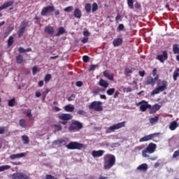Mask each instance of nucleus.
Returning a JSON list of instances; mask_svg holds the SVG:
<instances>
[{
  "label": "nucleus",
  "mask_w": 179,
  "mask_h": 179,
  "mask_svg": "<svg viewBox=\"0 0 179 179\" xmlns=\"http://www.w3.org/2000/svg\"><path fill=\"white\" fill-rule=\"evenodd\" d=\"M99 85L103 87L104 89H106L109 86V83L106 80L101 78L99 82Z\"/></svg>",
  "instance_id": "nucleus-20"
},
{
  "label": "nucleus",
  "mask_w": 179,
  "mask_h": 179,
  "mask_svg": "<svg viewBox=\"0 0 179 179\" xmlns=\"http://www.w3.org/2000/svg\"><path fill=\"white\" fill-rule=\"evenodd\" d=\"M137 170L140 171H146L148 170V164L146 163L140 164V166L137 167Z\"/></svg>",
  "instance_id": "nucleus-24"
},
{
  "label": "nucleus",
  "mask_w": 179,
  "mask_h": 179,
  "mask_svg": "<svg viewBox=\"0 0 179 179\" xmlns=\"http://www.w3.org/2000/svg\"><path fill=\"white\" fill-rule=\"evenodd\" d=\"M37 71H38V68L36 66H34L32 68L33 75L35 76L36 74Z\"/></svg>",
  "instance_id": "nucleus-57"
},
{
  "label": "nucleus",
  "mask_w": 179,
  "mask_h": 179,
  "mask_svg": "<svg viewBox=\"0 0 179 179\" xmlns=\"http://www.w3.org/2000/svg\"><path fill=\"white\" fill-rule=\"evenodd\" d=\"M179 127V124L176 121H173L169 124V129L175 131Z\"/></svg>",
  "instance_id": "nucleus-22"
},
{
  "label": "nucleus",
  "mask_w": 179,
  "mask_h": 179,
  "mask_svg": "<svg viewBox=\"0 0 179 179\" xmlns=\"http://www.w3.org/2000/svg\"><path fill=\"white\" fill-rule=\"evenodd\" d=\"M66 140L64 138H60L58 140L55 141L54 144L55 145H62L63 143H65Z\"/></svg>",
  "instance_id": "nucleus-37"
},
{
  "label": "nucleus",
  "mask_w": 179,
  "mask_h": 179,
  "mask_svg": "<svg viewBox=\"0 0 179 179\" xmlns=\"http://www.w3.org/2000/svg\"><path fill=\"white\" fill-rule=\"evenodd\" d=\"M14 29V26L13 24L9 25V27L7 28V31L10 33H11Z\"/></svg>",
  "instance_id": "nucleus-53"
},
{
  "label": "nucleus",
  "mask_w": 179,
  "mask_h": 179,
  "mask_svg": "<svg viewBox=\"0 0 179 179\" xmlns=\"http://www.w3.org/2000/svg\"><path fill=\"white\" fill-rule=\"evenodd\" d=\"M44 31L50 36H53L55 34L54 27L50 25H48L45 27Z\"/></svg>",
  "instance_id": "nucleus-15"
},
{
  "label": "nucleus",
  "mask_w": 179,
  "mask_h": 179,
  "mask_svg": "<svg viewBox=\"0 0 179 179\" xmlns=\"http://www.w3.org/2000/svg\"><path fill=\"white\" fill-rule=\"evenodd\" d=\"M173 53L174 55L179 54V45L178 44L173 45Z\"/></svg>",
  "instance_id": "nucleus-28"
},
{
  "label": "nucleus",
  "mask_w": 179,
  "mask_h": 179,
  "mask_svg": "<svg viewBox=\"0 0 179 179\" xmlns=\"http://www.w3.org/2000/svg\"><path fill=\"white\" fill-rule=\"evenodd\" d=\"M127 6L129 8L134 9V0H127Z\"/></svg>",
  "instance_id": "nucleus-42"
},
{
  "label": "nucleus",
  "mask_w": 179,
  "mask_h": 179,
  "mask_svg": "<svg viewBox=\"0 0 179 179\" xmlns=\"http://www.w3.org/2000/svg\"><path fill=\"white\" fill-rule=\"evenodd\" d=\"M179 78V68H176V69L173 71V79L174 81H177Z\"/></svg>",
  "instance_id": "nucleus-26"
},
{
  "label": "nucleus",
  "mask_w": 179,
  "mask_h": 179,
  "mask_svg": "<svg viewBox=\"0 0 179 179\" xmlns=\"http://www.w3.org/2000/svg\"><path fill=\"white\" fill-rule=\"evenodd\" d=\"M75 99V94H71V96H70L68 99V101H74Z\"/></svg>",
  "instance_id": "nucleus-59"
},
{
  "label": "nucleus",
  "mask_w": 179,
  "mask_h": 179,
  "mask_svg": "<svg viewBox=\"0 0 179 179\" xmlns=\"http://www.w3.org/2000/svg\"><path fill=\"white\" fill-rule=\"evenodd\" d=\"M18 50L20 53H25V49L22 47L19 48Z\"/></svg>",
  "instance_id": "nucleus-63"
},
{
  "label": "nucleus",
  "mask_w": 179,
  "mask_h": 179,
  "mask_svg": "<svg viewBox=\"0 0 179 179\" xmlns=\"http://www.w3.org/2000/svg\"><path fill=\"white\" fill-rule=\"evenodd\" d=\"M11 168L10 165H2L0 166V172H3L4 171L8 170Z\"/></svg>",
  "instance_id": "nucleus-33"
},
{
  "label": "nucleus",
  "mask_w": 179,
  "mask_h": 179,
  "mask_svg": "<svg viewBox=\"0 0 179 179\" xmlns=\"http://www.w3.org/2000/svg\"><path fill=\"white\" fill-rule=\"evenodd\" d=\"M52 178H53V176L50 174H47L45 176V179H52Z\"/></svg>",
  "instance_id": "nucleus-64"
},
{
  "label": "nucleus",
  "mask_w": 179,
  "mask_h": 179,
  "mask_svg": "<svg viewBox=\"0 0 179 179\" xmlns=\"http://www.w3.org/2000/svg\"><path fill=\"white\" fill-rule=\"evenodd\" d=\"M90 57L87 56V55H84V56L83 57V62H84L85 63H88V62H90Z\"/></svg>",
  "instance_id": "nucleus-48"
},
{
  "label": "nucleus",
  "mask_w": 179,
  "mask_h": 179,
  "mask_svg": "<svg viewBox=\"0 0 179 179\" xmlns=\"http://www.w3.org/2000/svg\"><path fill=\"white\" fill-rule=\"evenodd\" d=\"M169 58V55L166 50L162 51V55H157L156 59L159 61V62L164 64Z\"/></svg>",
  "instance_id": "nucleus-11"
},
{
  "label": "nucleus",
  "mask_w": 179,
  "mask_h": 179,
  "mask_svg": "<svg viewBox=\"0 0 179 179\" xmlns=\"http://www.w3.org/2000/svg\"><path fill=\"white\" fill-rule=\"evenodd\" d=\"M159 78V75L155 76L154 78L151 76H147V78H145V82H144V84H145V85H151V87H154Z\"/></svg>",
  "instance_id": "nucleus-6"
},
{
  "label": "nucleus",
  "mask_w": 179,
  "mask_h": 179,
  "mask_svg": "<svg viewBox=\"0 0 179 179\" xmlns=\"http://www.w3.org/2000/svg\"><path fill=\"white\" fill-rule=\"evenodd\" d=\"M105 153V150H93L92 152V155L94 157H102L103 155V154Z\"/></svg>",
  "instance_id": "nucleus-17"
},
{
  "label": "nucleus",
  "mask_w": 179,
  "mask_h": 179,
  "mask_svg": "<svg viewBox=\"0 0 179 179\" xmlns=\"http://www.w3.org/2000/svg\"><path fill=\"white\" fill-rule=\"evenodd\" d=\"M29 22L24 20L22 22V24L20 26L22 28L26 29L27 27L28 26Z\"/></svg>",
  "instance_id": "nucleus-44"
},
{
  "label": "nucleus",
  "mask_w": 179,
  "mask_h": 179,
  "mask_svg": "<svg viewBox=\"0 0 179 179\" xmlns=\"http://www.w3.org/2000/svg\"><path fill=\"white\" fill-rule=\"evenodd\" d=\"M103 76L111 81H113L114 80V75L113 73H110L107 71H103Z\"/></svg>",
  "instance_id": "nucleus-25"
},
{
  "label": "nucleus",
  "mask_w": 179,
  "mask_h": 179,
  "mask_svg": "<svg viewBox=\"0 0 179 179\" xmlns=\"http://www.w3.org/2000/svg\"><path fill=\"white\" fill-rule=\"evenodd\" d=\"M136 105L140 106V110L141 112H145L147 109H150L151 105L148 104V102L145 100H142L141 101L137 103Z\"/></svg>",
  "instance_id": "nucleus-7"
},
{
  "label": "nucleus",
  "mask_w": 179,
  "mask_h": 179,
  "mask_svg": "<svg viewBox=\"0 0 179 179\" xmlns=\"http://www.w3.org/2000/svg\"><path fill=\"white\" fill-rule=\"evenodd\" d=\"M133 73V70L131 68H126V69H124V75H126V76H128L129 74H131Z\"/></svg>",
  "instance_id": "nucleus-40"
},
{
  "label": "nucleus",
  "mask_w": 179,
  "mask_h": 179,
  "mask_svg": "<svg viewBox=\"0 0 179 179\" xmlns=\"http://www.w3.org/2000/svg\"><path fill=\"white\" fill-rule=\"evenodd\" d=\"M125 123L126 122L125 121H123L122 122H118L115 124H113V126H110L109 128H108V131L110 132H114L115 130H118L121 128H123L125 127Z\"/></svg>",
  "instance_id": "nucleus-9"
},
{
  "label": "nucleus",
  "mask_w": 179,
  "mask_h": 179,
  "mask_svg": "<svg viewBox=\"0 0 179 179\" xmlns=\"http://www.w3.org/2000/svg\"><path fill=\"white\" fill-rule=\"evenodd\" d=\"M54 127L56 128L57 131H62V127L60 124H54Z\"/></svg>",
  "instance_id": "nucleus-51"
},
{
  "label": "nucleus",
  "mask_w": 179,
  "mask_h": 179,
  "mask_svg": "<svg viewBox=\"0 0 179 179\" xmlns=\"http://www.w3.org/2000/svg\"><path fill=\"white\" fill-rule=\"evenodd\" d=\"M73 10V7L70 6L64 8V12L66 13H71Z\"/></svg>",
  "instance_id": "nucleus-46"
},
{
  "label": "nucleus",
  "mask_w": 179,
  "mask_h": 179,
  "mask_svg": "<svg viewBox=\"0 0 179 179\" xmlns=\"http://www.w3.org/2000/svg\"><path fill=\"white\" fill-rule=\"evenodd\" d=\"M75 108L74 106H72L71 105H66L64 107V110L66 111V112H69V113H71L74 110Z\"/></svg>",
  "instance_id": "nucleus-30"
},
{
  "label": "nucleus",
  "mask_w": 179,
  "mask_h": 179,
  "mask_svg": "<svg viewBox=\"0 0 179 179\" xmlns=\"http://www.w3.org/2000/svg\"><path fill=\"white\" fill-rule=\"evenodd\" d=\"M76 86L78 87H81L83 85V83L82 81H77L76 83Z\"/></svg>",
  "instance_id": "nucleus-60"
},
{
  "label": "nucleus",
  "mask_w": 179,
  "mask_h": 179,
  "mask_svg": "<svg viewBox=\"0 0 179 179\" xmlns=\"http://www.w3.org/2000/svg\"><path fill=\"white\" fill-rule=\"evenodd\" d=\"M105 92V90L104 89H102V88H100L99 87H96L95 89H94L93 90V94H94V96H96L99 94V92Z\"/></svg>",
  "instance_id": "nucleus-27"
},
{
  "label": "nucleus",
  "mask_w": 179,
  "mask_h": 179,
  "mask_svg": "<svg viewBox=\"0 0 179 179\" xmlns=\"http://www.w3.org/2000/svg\"><path fill=\"white\" fill-rule=\"evenodd\" d=\"M23 57L22 55H18L17 57H16V62L17 64H22L23 63Z\"/></svg>",
  "instance_id": "nucleus-29"
},
{
  "label": "nucleus",
  "mask_w": 179,
  "mask_h": 179,
  "mask_svg": "<svg viewBox=\"0 0 179 179\" xmlns=\"http://www.w3.org/2000/svg\"><path fill=\"white\" fill-rule=\"evenodd\" d=\"M66 148L69 150H81L85 148V145L83 143H80L76 141H71L68 145H66Z\"/></svg>",
  "instance_id": "nucleus-5"
},
{
  "label": "nucleus",
  "mask_w": 179,
  "mask_h": 179,
  "mask_svg": "<svg viewBox=\"0 0 179 179\" xmlns=\"http://www.w3.org/2000/svg\"><path fill=\"white\" fill-rule=\"evenodd\" d=\"M123 43V39L122 38H115L113 41V45L115 48L120 47Z\"/></svg>",
  "instance_id": "nucleus-18"
},
{
  "label": "nucleus",
  "mask_w": 179,
  "mask_h": 179,
  "mask_svg": "<svg viewBox=\"0 0 179 179\" xmlns=\"http://www.w3.org/2000/svg\"><path fill=\"white\" fill-rule=\"evenodd\" d=\"M26 29L24 27H20V29L18 31V38H21L25 31Z\"/></svg>",
  "instance_id": "nucleus-31"
},
{
  "label": "nucleus",
  "mask_w": 179,
  "mask_h": 179,
  "mask_svg": "<svg viewBox=\"0 0 179 179\" xmlns=\"http://www.w3.org/2000/svg\"><path fill=\"white\" fill-rule=\"evenodd\" d=\"M132 92V89H131V87H128L127 88H126V87H124V89H123V92H126V93H130V92Z\"/></svg>",
  "instance_id": "nucleus-50"
},
{
  "label": "nucleus",
  "mask_w": 179,
  "mask_h": 179,
  "mask_svg": "<svg viewBox=\"0 0 179 179\" xmlns=\"http://www.w3.org/2000/svg\"><path fill=\"white\" fill-rule=\"evenodd\" d=\"M65 33V29L62 27H59L57 34H56V36H60L61 35H63Z\"/></svg>",
  "instance_id": "nucleus-32"
},
{
  "label": "nucleus",
  "mask_w": 179,
  "mask_h": 179,
  "mask_svg": "<svg viewBox=\"0 0 179 179\" xmlns=\"http://www.w3.org/2000/svg\"><path fill=\"white\" fill-rule=\"evenodd\" d=\"M51 78H52L51 74H50V73L47 74V75L45 76V83L49 82Z\"/></svg>",
  "instance_id": "nucleus-49"
},
{
  "label": "nucleus",
  "mask_w": 179,
  "mask_h": 179,
  "mask_svg": "<svg viewBox=\"0 0 179 179\" xmlns=\"http://www.w3.org/2000/svg\"><path fill=\"white\" fill-rule=\"evenodd\" d=\"M22 139L24 144H25V145L29 144V139L28 136H27V135L22 136Z\"/></svg>",
  "instance_id": "nucleus-35"
},
{
  "label": "nucleus",
  "mask_w": 179,
  "mask_h": 179,
  "mask_svg": "<svg viewBox=\"0 0 179 179\" xmlns=\"http://www.w3.org/2000/svg\"><path fill=\"white\" fill-rule=\"evenodd\" d=\"M157 76H159L157 74V69H152V76L156 77Z\"/></svg>",
  "instance_id": "nucleus-58"
},
{
  "label": "nucleus",
  "mask_w": 179,
  "mask_h": 179,
  "mask_svg": "<svg viewBox=\"0 0 179 179\" xmlns=\"http://www.w3.org/2000/svg\"><path fill=\"white\" fill-rule=\"evenodd\" d=\"M78 114L80 115H85L86 112L84 110H78Z\"/></svg>",
  "instance_id": "nucleus-56"
},
{
  "label": "nucleus",
  "mask_w": 179,
  "mask_h": 179,
  "mask_svg": "<svg viewBox=\"0 0 179 179\" xmlns=\"http://www.w3.org/2000/svg\"><path fill=\"white\" fill-rule=\"evenodd\" d=\"M167 87H168V82L165 80H163L162 81L157 84V87H155V89H154L152 92H151V95L154 96L164 92L165 90H167Z\"/></svg>",
  "instance_id": "nucleus-2"
},
{
  "label": "nucleus",
  "mask_w": 179,
  "mask_h": 179,
  "mask_svg": "<svg viewBox=\"0 0 179 179\" xmlns=\"http://www.w3.org/2000/svg\"><path fill=\"white\" fill-rule=\"evenodd\" d=\"M161 108V106L158 103L154 104V106H151V108H150L149 112L150 114L155 113L156 112L159 111Z\"/></svg>",
  "instance_id": "nucleus-16"
},
{
  "label": "nucleus",
  "mask_w": 179,
  "mask_h": 179,
  "mask_svg": "<svg viewBox=\"0 0 179 179\" xmlns=\"http://www.w3.org/2000/svg\"><path fill=\"white\" fill-rule=\"evenodd\" d=\"M96 68V65H95V64H92L91 66H90V69H89V71H90V72L94 71H95Z\"/></svg>",
  "instance_id": "nucleus-55"
},
{
  "label": "nucleus",
  "mask_w": 179,
  "mask_h": 179,
  "mask_svg": "<svg viewBox=\"0 0 179 179\" xmlns=\"http://www.w3.org/2000/svg\"><path fill=\"white\" fill-rule=\"evenodd\" d=\"M134 7H136V9H141V5L140 3H136L134 4Z\"/></svg>",
  "instance_id": "nucleus-61"
},
{
  "label": "nucleus",
  "mask_w": 179,
  "mask_h": 179,
  "mask_svg": "<svg viewBox=\"0 0 179 179\" xmlns=\"http://www.w3.org/2000/svg\"><path fill=\"white\" fill-rule=\"evenodd\" d=\"M159 121V117L158 116H155L154 117H150V123L153 124L157 123Z\"/></svg>",
  "instance_id": "nucleus-34"
},
{
  "label": "nucleus",
  "mask_w": 179,
  "mask_h": 179,
  "mask_svg": "<svg viewBox=\"0 0 179 179\" xmlns=\"http://www.w3.org/2000/svg\"><path fill=\"white\" fill-rule=\"evenodd\" d=\"M179 157V150L174 151L173 154V158H177Z\"/></svg>",
  "instance_id": "nucleus-52"
},
{
  "label": "nucleus",
  "mask_w": 179,
  "mask_h": 179,
  "mask_svg": "<svg viewBox=\"0 0 179 179\" xmlns=\"http://www.w3.org/2000/svg\"><path fill=\"white\" fill-rule=\"evenodd\" d=\"M83 35H84V36H85V37H89V36H90V33L88 31H85L83 32Z\"/></svg>",
  "instance_id": "nucleus-62"
},
{
  "label": "nucleus",
  "mask_w": 179,
  "mask_h": 179,
  "mask_svg": "<svg viewBox=\"0 0 179 179\" xmlns=\"http://www.w3.org/2000/svg\"><path fill=\"white\" fill-rule=\"evenodd\" d=\"M116 162V158L115 155L111 154H106L104 156V166L103 168L105 170L110 169Z\"/></svg>",
  "instance_id": "nucleus-1"
},
{
  "label": "nucleus",
  "mask_w": 179,
  "mask_h": 179,
  "mask_svg": "<svg viewBox=\"0 0 179 179\" xmlns=\"http://www.w3.org/2000/svg\"><path fill=\"white\" fill-rule=\"evenodd\" d=\"M85 9L87 13H90L91 12V10H92L91 4L90 3H87L85 6Z\"/></svg>",
  "instance_id": "nucleus-39"
},
{
  "label": "nucleus",
  "mask_w": 179,
  "mask_h": 179,
  "mask_svg": "<svg viewBox=\"0 0 179 179\" xmlns=\"http://www.w3.org/2000/svg\"><path fill=\"white\" fill-rule=\"evenodd\" d=\"M26 116L28 118H31L32 117V114H31V109H29L27 113L26 114Z\"/></svg>",
  "instance_id": "nucleus-54"
},
{
  "label": "nucleus",
  "mask_w": 179,
  "mask_h": 179,
  "mask_svg": "<svg viewBox=\"0 0 179 179\" xmlns=\"http://www.w3.org/2000/svg\"><path fill=\"white\" fill-rule=\"evenodd\" d=\"M8 47L10 48L14 43V38L13 36H10L9 38L8 39Z\"/></svg>",
  "instance_id": "nucleus-36"
},
{
  "label": "nucleus",
  "mask_w": 179,
  "mask_h": 179,
  "mask_svg": "<svg viewBox=\"0 0 179 179\" xmlns=\"http://www.w3.org/2000/svg\"><path fill=\"white\" fill-rule=\"evenodd\" d=\"M124 29H125V27L123 24H119V26H117V31H123L124 30Z\"/></svg>",
  "instance_id": "nucleus-47"
},
{
  "label": "nucleus",
  "mask_w": 179,
  "mask_h": 179,
  "mask_svg": "<svg viewBox=\"0 0 179 179\" xmlns=\"http://www.w3.org/2000/svg\"><path fill=\"white\" fill-rule=\"evenodd\" d=\"M159 135H160V133L158 132V133H154V134L144 136L143 138H140V142L143 143V142L149 141L152 140L153 138L159 136Z\"/></svg>",
  "instance_id": "nucleus-10"
},
{
  "label": "nucleus",
  "mask_w": 179,
  "mask_h": 179,
  "mask_svg": "<svg viewBox=\"0 0 179 179\" xmlns=\"http://www.w3.org/2000/svg\"><path fill=\"white\" fill-rule=\"evenodd\" d=\"M103 102L101 101H94L89 105L90 110H94L96 112H101L103 110Z\"/></svg>",
  "instance_id": "nucleus-4"
},
{
  "label": "nucleus",
  "mask_w": 179,
  "mask_h": 179,
  "mask_svg": "<svg viewBox=\"0 0 179 179\" xmlns=\"http://www.w3.org/2000/svg\"><path fill=\"white\" fill-rule=\"evenodd\" d=\"M83 127V125L80 122H79L78 120H75L72 122V124L69 127V129L71 131H73V130H77V129H82Z\"/></svg>",
  "instance_id": "nucleus-12"
},
{
  "label": "nucleus",
  "mask_w": 179,
  "mask_h": 179,
  "mask_svg": "<svg viewBox=\"0 0 179 179\" xmlns=\"http://www.w3.org/2000/svg\"><path fill=\"white\" fill-rule=\"evenodd\" d=\"M19 124H20V127H22V128H26L27 127V124H26L24 119H20V122H19Z\"/></svg>",
  "instance_id": "nucleus-41"
},
{
  "label": "nucleus",
  "mask_w": 179,
  "mask_h": 179,
  "mask_svg": "<svg viewBox=\"0 0 179 179\" xmlns=\"http://www.w3.org/2000/svg\"><path fill=\"white\" fill-rule=\"evenodd\" d=\"M74 17L78 19H80L82 17V11L79 8L75 9L73 12Z\"/></svg>",
  "instance_id": "nucleus-23"
},
{
  "label": "nucleus",
  "mask_w": 179,
  "mask_h": 179,
  "mask_svg": "<svg viewBox=\"0 0 179 179\" xmlns=\"http://www.w3.org/2000/svg\"><path fill=\"white\" fill-rule=\"evenodd\" d=\"M13 5V1H10L4 3L2 6H0V11L5 10Z\"/></svg>",
  "instance_id": "nucleus-19"
},
{
  "label": "nucleus",
  "mask_w": 179,
  "mask_h": 179,
  "mask_svg": "<svg viewBox=\"0 0 179 179\" xmlns=\"http://www.w3.org/2000/svg\"><path fill=\"white\" fill-rule=\"evenodd\" d=\"M15 103V98L13 97V99L8 100V106L10 107H14Z\"/></svg>",
  "instance_id": "nucleus-38"
},
{
  "label": "nucleus",
  "mask_w": 179,
  "mask_h": 179,
  "mask_svg": "<svg viewBox=\"0 0 179 179\" xmlns=\"http://www.w3.org/2000/svg\"><path fill=\"white\" fill-rule=\"evenodd\" d=\"M157 148V144L154 143H150L148 144V146H147V148H145V150H143L142 152V155H143V157H149L150 155L149 154H152L155 152V151L156 150Z\"/></svg>",
  "instance_id": "nucleus-3"
},
{
  "label": "nucleus",
  "mask_w": 179,
  "mask_h": 179,
  "mask_svg": "<svg viewBox=\"0 0 179 179\" xmlns=\"http://www.w3.org/2000/svg\"><path fill=\"white\" fill-rule=\"evenodd\" d=\"M99 6L96 3H94L92 5V12L95 13L98 10Z\"/></svg>",
  "instance_id": "nucleus-45"
},
{
  "label": "nucleus",
  "mask_w": 179,
  "mask_h": 179,
  "mask_svg": "<svg viewBox=\"0 0 179 179\" xmlns=\"http://www.w3.org/2000/svg\"><path fill=\"white\" fill-rule=\"evenodd\" d=\"M58 118L63 121H69L72 120L73 116L69 113H62L58 115Z\"/></svg>",
  "instance_id": "nucleus-14"
},
{
  "label": "nucleus",
  "mask_w": 179,
  "mask_h": 179,
  "mask_svg": "<svg viewBox=\"0 0 179 179\" xmlns=\"http://www.w3.org/2000/svg\"><path fill=\"white\" fill-rule=\"evenodd\" d=\"M25 157V153L24 152H21V153L11 155L10 156V158L13 160V159H17V158H22V157Z\"/></svg>",
  "instance_id": "nucleus-21"
},
{
  "label": "nucleus",
  "mask_w": 179,
  "mask_h": 179,
  "mask_svg": "<svg viewBox=\"0 0 179 179\" xmlns=\"http://www.w3.org/2000/svg\"><path fill=\"white\" fill-rule=\"evenodd\" d=\"M12 179H29V175L24 172H15L11 176Z\"/></svg>",
  "instance_id": "nucleus-8"
},
{
  "label": "nucleus",
  "mask_w": 179,
  "mask_h": 179,
  "mask_svg": "<svg viewBox=\"0 0 179 179\" xmlns=\"http://www.w3.org/2000/svg\"><path fill=\"white\" fill-rule=\"evenodd\" d=\"M115 92V89L113 87V88H110L107 90V94L108 96H112Z\"/></svg>",
  "instance_id": "nucleus-43"
},
{
  "label": "nucleus",
  "mask_w": 179,
  "mask_h": 179,
  "mask_svg": "<svg viewBox=\"0 0 179 179\" xmlns=\"http://www.w3.org/2000/svg\"><path fill=\"white\" fill-rule=\"evenodd\" d=\"M55 11V7L53 6H47L45 8H44L41 13V16H46L47 14H49L52 12H54Z\"/></svg>",
  "instance_id": "nucleus-13"
}]
</instances>
